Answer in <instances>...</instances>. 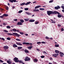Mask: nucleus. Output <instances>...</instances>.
Instances as JSON below:
<instances>
[{
    "label": "nucleus",
    "mask_w": 64,
    "mask_h": 64,
    "mask_svg": "<svg viewBox=\"0 0 64 64\" xmlns=\"http://www.w3.org/2000/svg\"><path fill=\"white\" fill-rule=\"evenodd\" d=\"M45 38L46 39H49V38L48 36H46Z\"/></svg>",
    "instance_id": "nucleus-46"
},
{
    "label": "nucleus",
    "mask_w": 64,
    "mask_h": 64,
    "mask_svg": "<svg viewBox=\"0 0 64 64\" xmlns=\"http://www.w3.org/2000/svg\"><path fill=\"white\" fill-rule=\"evenodd\" d=\"M38 8H40L41 7V6L40 5H38Z\"/></svg>",
    "instance_id": "nucleus-56"
},
{
    "label": "nucleus",
    "mask_w": 64,
    "mask_h": 64,
    "mask_svg": "<svg viewBox=\"0 0 64 64\" xmlns=\"http://www.w3.org/2000/svg\"><path fill=\"white\" fill-rule=\"evenodd\" d=\"M12 30L14 31H14H15V32H16V31H17V30L14 29H12Z\"/></svg>",
    "instance_id": "nucleus-34"
},
{
    "label": "nucleus",
    "mask_w": 64,
    "mask_h": 64,
    "mask_svg": "<svg viewBox=\"0 0 64 64\" xmlns=\"http://www.w3.org/2000/svg\"><path fill=\"white\" fill-rule=\"evenodd\" d=\"M53 2V0H52L49 2V3H52Z\"/></svg>",
    "instance_id": "nucleus-41"
},
{
    "label": "nucleus",
    "mask_w": 64,
    "mask_h": 64,
    "mask_svg": "<svg viewBox=\"0 0 64 64\" xmlns=\"http://www.w3.org/2000/svg\"><path fill=\"white\" fill-rule=\"evenodd\" d=\"M16 40H17V41H21V40L19 39H18L17 38H16Z\"/></svg>",
    "instance_id": "nucleus-45"
},
{
    "label": "nucleus",
    "mask_w": 64,
    "mask_h": 64,
    "mask_svg": "<svg viewBox=\"0 0 64 64\" xmlns=\"http://www.w3.org/2000/svg\"><path fill=\"white\" fill-rule=\"evenodd\" d=\"M26 4V3L25 2H24L21 4H20V6H23V5H24Z\"/></svg>",
    "instance_id": "nucleus-23"
},
{
    "label": "nucleus",
    "mask_w": 64,
    "mask_h": 64,
    "mask_svg": "<svg viewBox=\"0 0 64 64\" xmlns=\"http://www.w3.org/2000/svg\"><path fill=\"white\" fill-rule=\"evenodd\" d=\"M4 32H6V33H8V31H7L6 30H4Z\"/></svg>",
    "instance_id": "nucleus-44"
},
{
    "label": "nucleus",
    "mask_w": 64,
    "mask_h": 64,
    "mask_svg": "<svg viewBox=\"0 0 64 64\" xmlns=\"http://www.w3.org/2000/svg\"><path fill=\"white\" fill-rule=\"evenodd\" d=\"M20 62V63H23V62L22 60H19V62Z\"/></svg>",
    "instance_id": "nucleus-36"
},
{
    "label": "nucleus",
    "mask_w": 64,
    "mask_h": 64,
    "mask_svg": "<svg viewBox=\"0 0 64 64\" xmlns=\"http://www.w3.org/2000/svg\"><path fill=\"white\" fill-rule=\"evenodd\" d=\"M37 8H38V6H36L35 7V9H37Z\"/></svg>",
    "instance_id": "nucleus-53"
},
{
    "label": "nucleus",
    "mask_w": 64,
    "mask_h": 64,
    "mask_svg": "<svg viewBox=\"0 0 64 64\" xmlns=\"http://www.w3.org/2000/svg\"><path fill=\"white\" fill-rule=\"evenodd\" d=\"M36 3V1H35V2H33V3L34 4V3Z\"/></svg>",
    "instance_id": "nucleus-61"
},
{
    "label": "nucleus",
    "mask_w": 64,
    "mask_h": 64,
    "mask_svg": "<svg viewBox=\"0 0 64 64\" xmlns=\"http://www.w3.org/2000/svg\"><path fill=\"white\" fill-rule=\"evenodd\" d=\"M20 33L21 35H23V34H24V33L22 32H20Z\"/></svg>",
    "instance_id": "nucleus-42"
},
{
    "label": "nucleus",
    "mask_w": 64,
    "mask_h": 64,
    "mask_svg": "<svg viewBox=\"0 0 64 64\" xmlns=\"http://www.w3.org/2000/svg\"><path fill=\"white\" fill-rule=\"evenodd\" d=\"M20 22H22V23H23V22H24V20H20Z\"/></svg>",
    "instance_id": "nucleus-33"
},
{
    "label": "nucleus",
    "mask_w": 64,
    "mask_h": 64,
    "mask_svg": "<svg viewBox=\"0 0 64 64\" xmlns=\"http://www.w3.org/2000/svg\"><path fill=\"white\" fill-rule=\"evenodd\" d=\"M39 23V22H36L35 23V24H38Z\"/></svg>",
    "instance_id": "nucleus-39"
},
{
    "label": "nucleus",
    "mask_w": 64,
    "mask_h": 64,
    "mask_svg": "<svg viewBox=\"0 0 64 64\" xmlns=\"http://www.w3.org/2000/svg\"><path fill=\"white\" fill-rule=\"evenodd\" d=\"M38 51H40V50L39 49H38L37 48L36 49Z\"/></svg>",
    "instance_id": "nucleus-64"
},
{
    "label": "nucleus",
    "mask_w": 64,
    "mask_h": 64,
    "mask_svg": "<svg viewBox=\"0 0 64 64\" xmlns=\"http://www.w3.org/2000/svg\"><path fill=\"white\" fill-rule=\"evenodd\" d=\"M58 12L60 14H58V18H61V15L60 14V13H59V12Z\"/></svg>",
    "instance_id": "nucleus-12"
},
{
    "label": "nucleus",
    "mask_w": 64,
    "mask_h": 64,
    "mask_svg": "<svg viewBox=\"0 0 64 64\" xmlns=\"http://www.w3.org/2000/svg\"><path fill=\"white\" fill-rule=\"evenodd\" d=\"M29 9L28 8H26L24 9V10L26 11H27V10H28Z\"/></svg>",
    "instance_id": "nucleus-38"
},
{
    "label": "nucleus",
    "mask_w": 64,
    "mask_h": 64,
    "mask_svg": "<svg viewBox=\"0 0 64 64\" xmlns=\"http://www.w3.org/2000/svg\"><path fill=\"white\" fill-rule=\"evenodd\" d=\"M14 35H15L16 36H18V37H20V34H17L16 33H12Z\"/></svg>",
    "instance_id": "nucleus-6"
},
{
    "label": "nucleus",
    "mask_w": 64,
    "mask_h": 64,
    "mask_svg": "<svg viewBox=\"0 0 64 64\" xmlns=\"http://www.w3.org/2000/svg\"><path fill=\"white\" fill-rule=\"evenodd\" d=\"M55 52L56 53H59V50H55Z\"/></svg>",
    "instance_id": "nucleus-19"
},
{
    "label": "nucleus",
    "mask_w": 64,
    "mask_h": 64,
    "mask_svg": "<svg viewBox=\"0 0 64 64\" xmlns=\"http://www.w3.org/2000/svg\"><path fill=\"white\" fill-rule=\"evenodd\" d=\"M34 21L35 20L33 19L30 20H29L30 22H34Z\"/></svg>",
    "instance_id": "nucleus-13"
},
{
    "label": "nucleus",
    "mask_w": 64,
    "mask_h": 64,
    "mask_svg": "<svg viewBox=\"0 0 64 64\" xmlns=\"http://www.w3.org/2000/svg\"><path fill=\"white\" fill-rule=\"evenodd\" d=\"M26 14L28 15H31L32 14V13H29V12H27L26 13Z\"/></svg>",
    "instance_id": "nucleus-27"
},
{
    "label": "nucleus",
    "mask_w": 64,
    "mask_h": 64,
    "mask_svg": "<svg viewBox=\"0 0 64 64\" xmlns=\"http://www.w3.org/2000/svg\"><path fill=\"white\" fill-rule=\"evenodd\" d=\"M1 39L2 40H3V41H5V39L3 38H1Z\"/></svg>",
    "instance_id": "nucleus-54"
},
{
    "label": "nucleus",
    "mask_w": 64,
    "mask_h": 64,
    "mask_svg": "<svg viewBox=\"0 0 64 64\" xmlns=\"http://www.w3.org/2000/svg\"><path fill=\"white\" fill-rule=\"evenodd\" d=\"M14 21H15V22H16V21H17L18 20L17 19H14L13 20Z\"/></svg>",
    "instance_id": "nucleus-48"
},
{
    "label": "nucleus",
    "mask_w": 64,
    "mask_h": 64,
    "mask_svg": "<svg viewBox=\"0 0 64 64\" xmlns=\"http://www.w3.org/2000/svg\"><path fill=\"white\" fill-rule=\"evenodd\" d=\"M30 60V58H28V57L27 56L24 59V61H28Z\"/></svg>",
    "instance_id": "nucleus-3"
},
{
    "label": "nucleus",
    "mask_w": 64,
    "mask_h": 64,
    "mask_svg": "<svg viewBox=\"0 0 64 64\" xmlns=\"http://www.w3.org/2000/svg\"><path fill=\"white\" fill-rule=\"evenodd\" d=\"M4 16H0V18H3L4 17Z\"/></svg>",
    "instance_id": "nucleus-40"
},
{
    "label": "nucleus",
    "mask_w": 64,
    "mask_h": 64,
    "mask_svg": "<svg viewBox=\"0 0 64 64\" xmlns=\"http://www.w3.org/2000/svg\"><path fill=\"white\" fill-rule=\"evenodd\" d=\"M56 6L54 7V9H56V10H58L59 9H60V6Z\"/></svg>",
    "instance_id": "nucleus-7"
},
{
    "label": "nucleus",
    "mask_w": 64,
    "mask_h": 64,
    "mask_svg": "<svg viewBox=\"0 0 64 64\" xmlns=\"http://www.w3.org/2000/svg\"><path fill=\"white\" fill-rule=\"evenodd\" d=\"M17 25H22V24L21 22H18L17 23Z\"/></svg>",
    "instance_id": "nucleus-10"
},
{
    "label": "nucleus",
    "mask_w": 64,
    "mask_h": 64,
    "mask_svg": "<svg viewBox=\"0 0 64 64\" xmlns=\"http://www.w3.org/2000/svg\"><path fill=\"white\" fill-rule=\"evenodd\" d=\"M43 53H44V54H47V52L45 51H43Z\"/></svg>",
    "instance_id": "nucleus-52"
},
{
    "label": "nucleus",
    "mask_w": 64,
    "mask_h": 64,
    "mask_svg": "<svg viewBox=\"0 0 64 64\" xmlns=\"http://www.w3.org/2000/svg\"><path fill=\"white\" fill-rule=\"evenodd\" d=\"M11 28V27H10V26H6V28L7 29H9V28Z\"/></svg>",
    "instance_id": "nucleus-35"
},
{
    "label": "nucleus",
    "mask_w": 64,
    "mask_h": 64,
    "mask_svg": "<svg viewBox=\"0 0 64 64\" xmlns=\"http://www.w3.org/2000/svg\"><path fill=\"white\" fill-rule=\"evenodd\" d=\"M41 43L42 44H45V43H46V42H42Z\"/></svg>",
    "instance_id": "nucleus-50"
},
{
    "label": "nucleus",
    "mask_w": 64,
    "mask_h": 64,
    "mask_svg": "<svg viewBox=\"0 0 64 64\" xmlns=\"http://www.w3.org/2000/svg\"><path fill=\"white\" fill-rule=\"evenodd\" d=\"M24 20H25V21L26 22L27 21H28L29 20V19H24Z\"/></svg>",
    "instance_id": "nucleus-29"
},
{
    "label": "nucleus",
    "mask_w": 64,
    "mask_h": 64,
    "mask_svg": "<svg viewBox=\"0 0 64 64\" xmlns=\"http://www.w3.org/2000/svg\"><path fill=\"white\" fill-rule=\"evenodd\" d=\"M52 23H56V22H55L53 21L52 22Z\"/></svg>",
    "instance_id": "nucleus-58"
},
{
    "label": "nucleus",
    "mask_w": 64,
    "mask_h": 64,
    "mask_svg": "<svg viewBox=\"0 0 64 64\" xmlns=\"http://www.w3.org/2000/svg\"><path fill=\"white\" fill-rule=\"evenodd\" d=\"M23 44H28V42H23L22 43Z\"/></svg>",
    "instance_id": "nucleus-32"
},
{
    "label": "nucleus",
    "mask_w": 64,
    "mask_h": 64,
    "mask_svg": "<svg viewBox=\"0 0 64 64\" xmlns=\"http://www.w3.org/2000/svg\"><path fill=\"white\" fill-rule=\"evenodd\" d=\"M61 31H64V29L63 28H62L61 29Z\"/></svg>",
    "instance_id": "nucleus-55"
},
{
    "label": "nucleus",
    "mask_w": 64,
    "mask_h": 64,
    "mask_svg": "<svg viewBox=\"0 0 64 64\" xmlns=\"http://www.w3.org/2000/svg\"><path fill=\"white\" fill-rule=\"evenodd\" d=\"M18 50H20V49H22V47L21 46H18Z\"/></svg>",
    "instance_id": "nucleus-21"
},
{
    "label": "nucleus",
    "mask_w": 64,
    "mask_h": 64,
    "mask_svg": "<svg viewBox=\"0 0 64 64\" xmlns=\"http://www.w3.org/2000/svg\"><path fill=\"white\" fill-rule=\"evenodd\" d=\"M59 46L58 44H56L55 45V47H58Z\"/></svg>",
    "instance_id": "nucleus-26"
},
{
    "label": "nucleus",
    "mask_w": 64,
    "mask_h": 64,
    "mask_svg": "<svg viewBox=\"0 0 64 64\" xmlns=\"http://www.w3.org/2000/svg\"><path fill=\"white\" fill-rule=\"evenodd\" d=\"M4 49H8V46H4Z\"/></svg>",
    "instance_id": "nucleus-11"
},
{
    "label": "nucleus",
    "mask_w": 64,
    "mask_h": 64,
    "mask_svg": "<svg viewBox=\"0 0 64 64\" xmlns=\"http://www.w3.org/2000/svg\"><path fill=\"white\" fill-rule=\"evenodd\" d=\"M50 60H53V58H50Z\"/></svg>",
    "instance_id": "nucleus-63"
},
{
    "label": "nucleus",
    "mask_w": 64,
    "mask_h": 64,
    "mask_svg": "<svg viewBox=\"0 0 64 64\" xmlns=\"http://www.w3.org/2000/svg\"><path fill=\"white\" fill-rule=\"evenodd\" d=\"M6 39L8 40H10L11 38L9 37H8L6 38Z\"/></svg>",
    "instance_id": "nucleus-31"
},
{
    "label": "nucleus",
    "mask_w": 64,
    "mask_h": 64,
    "mask_svg": "<svg viewBox=\"0 0 64 64\" xmlns=\"http://www.w3.org/2000/svg\"><path fill=\"white\" fill-rule=\"evenodd\" d=\"M9 1L11 2V3H13L14 2H16V0H9Z\"/></svg>",
    "instance_id": "nucleus-9"
},
{
    "label": "nucleus",
    "mask_w": 64,
    "mask_h": 64,
    "mask_svg": "<svg viewBox=\"0 0 64 64\" xmlns=\"http://www.w3.org/2000/svg\"><path fill=\"white\" fill-rule=\"evenodd\" d=\"M0 62H1V63H3L4 62L1 60H0Z\"/></svg>",
    "instance_id": "nucleus-47"
},
{
    "label": "nucleus",
    "mask_w": 64,
    "mask_h": 64,
    "mask_svg": "<svg viewBox=\"0 0 64 64\" xmlns=\"http://www.w3.org/2000/svg\"><path fill=\"white\" fill-rule=\"evenodd\" d=\"M24 51L26 53H28L29 52L28 50H27L26 49H25V50H24Z\"/></svg>",
    "instance_id": "nucleus-14"
},
{
    "label": "nucleus",
    "mask_w": 64,
    "mask_h": 64,
    "mask_svg": "<svg viewBox=\"0 0 64 64\" xmlns=\"http://www.w3.org/2000/svg\"><path fill=\"white\" fill-rule=\"evenodd\" d=\"M3 24L4 25H6V24L5 23H4Z\"/></svg>",
    "instance_id": "nucleus-60"
},
{
    "label": "nucleus",
    "mask_w": 64,
    "mask_h": 64,
    "mask_svg": "<svg viewBox=\"0 0 64 64\" xmlns=\"http://www.w3.org/2000/svg\"><path fill=\"white\" fill-rule=\"evenodd\" d=\"M7 62L8 63V64H12V62H11L10 61L8 60L7 61Z\"/></svg>",
    "instance_id": "nucleus-25"
},
{
    "label": "nucleus",
    "mask_w": 64,
    "mask_h": 64,
    "mask_svg": "<svg viewBox=\"0 0 64 64\" xmlns=\"http://www.w3.org/2000/svg\"><path fill=\"white\" fill-rule=\"evenodd\" d=\"M45 57V56H41V58H44Z\"/></svg>",
    "instance_id": "nucleus-49"
},
{
    "label": "nucleus",
    "mask_w": 64,
    "mask_h": 64,
    "mask_svg": "<svg viewBox=\"0 0 64 64\" xmlns=\"http://www.w3.org/2000/svg\"><path fill=\"white\" fill-rule=\"evenodd\" d=\"M39 11V10L38 9H37V10L34 9L33 10V11H34V12H38Z\"/></svg>",
    "instance_id": "nucleus-17"
},
{
    "label": "nucleus",
    "mask_w": 64,
    "mask_h": 64,
    "mask_svg": "<svg viewBox=\"0 0 64 64\" xmlns=\"http://www.w3.org/2000/svg\"><path fill=\"white\" fill-rule=\"evenodd\" d=\"M33 48V46H28L27 47V48L28 49H31L32 48Z\"/></svg>",
    "instance_id": "nucleus-15"
},
{
    "label": "nucleus",
    "mask_w": 64,
    "mask_h": 64,
    "mask_svg": "<svg viewBox=\"0 0 64 64\" xmlns=\"http://www.w3.org/2000/svg\"><path fill=\"white\" fill-rule=\"evenodd\" d=\"M23 12V11H22V10H20L18 12V13H21V12Z\"/></svg>",
    "instance_id": "nucleus-37"
},
{
    "label": "nucleus",
    "mask_w": 64,
    "mask_h": 64,
    "mask_svg": "<svg viewBox=\"0 0 64 64\" xmlns=\"http://www.w3.org/2000/svg\"><path fill=\"white\" fill-rule=\"evenodd\" d=\"M47 14L48 16H50V15L52 14H60L58 12L56 11H54V12L53 11L48 10L47 11Z\"/></svg>",
    "instance_id": "nucleus-1"
},
{
    "label": "nucleus",
    "mask_w": 64,
    "mask_h": 64,
    "mask_svg": "<svg viewBox=\"0 0 64 64\" xmlns=\"http://www.w3.org/2000/svg\"><path fill=\"white\" fill-rule=\"evenodd\" d=\"M14 61H15V62L16 63L19 62V60H18V58L16 57H15L14 59Z\"/></svg>",
    "instance_id": "nucleus-2"
},
{
    "label": "nucleus",
    "mask_w": 64,
    "mask_h": 64,
    "mask_svg": "<svg viewBox=\"0 0 64 64\" xmlns=\"http://www.w3.org/2000/svg\"><path fill=\"white\" fill-rule=\"evenodd\" d=\"M25 35L26 36H28V34H25Z\"/></svg>",
    "instance_id": "nucleus-62"
},
{
    "label": "nucleus",
    "mask_w": 64,
    "mask_h": 64,
    "mask_svg": "<svg viewBox=\"0 0 64 64\" xmlns=\"http://www.w3.org/2000/svg\"><path fill=\"white\" fill-rule=\"evenodd\" d=\"M59 54H60V56L61 57H63V56L64 55V54L63 52H60Z\"/></svg>",
    "instance_id": "nucleus-4"
},
{
    "label": "nucleus",
    "mask_w": 64,
    "mask_h": 64,
    "mask_svg": "<svg viewBox=\"0 0 64 64\" xmlns=\"http://www.w3.org/2000/svg\"><path fill=\"white\" fill-rule=\"evenodd\" d=\"M16 44L19 46H22V44H21L20 42L18 43V42H16Z\"/></svg>",
    "instance_id": "nucleus-8"
},
{
    "label": "nucleus",
    "mask_w": 64,
    "mask_h": 64,
    "mask_svg": "<svg viewBox=\"0 0 64 64\" xmlns=\"http://www.w3.org/2000/svg\"><path fill=\"white\" fill-rule=\"evenodd\" d=\"M12 46L13 47H17V46L16 44H14Z\"/></svg>",
    "instance_id": "nucleus-20"
},
{
    "label": "nucleus",
    "mask_w": 64,
    "mask_h": 64,
    "mask_svg": "<svg viewBox=\"0 0 64 64\" xmlns=\"http://www.w3.org/2000/svg\"><path fill=\"white\" fill-rule=\"evenodd\" d=\"M28 44H29V45H30V46H31L32 45V44L31 43H29V42H28Z\"/></svg>",
    "instance_id": "nucleus-30"
},
{
    "label": "nucleus",
    "mask_w": 64,
    "mask_h": 64,
    "mask_svg": "<svg viewBox=\"0 0 64 64\" xmlns=\"http://www.w3.org/2000/svg\"><path fill=\"white\" fill-rule=\"evenodd\" d=\"M39 10H42V11H43V10H45V9H44V8H40Z\"/></svg>",
    "instance_id": "nucleus-28"
},
{
    "label": "nucleus",
    "mask_w": 64,
    "mask_h": 64,
    "mask_svg": "<svg viewBox=\"0 0 64 64\" xmlns=\"http://www.w3.org/2000/svg\"><path fill=\"white\" fill-rule=\"evenodd\" d=\"M33 61L34 62H35V63H36V62H37L38 61V60L37 59H35L33 60Z\"/></svg>",
    "instance_id": "nucleus-22"
},
{
    "label": "nucleus",
    "mask_w": 64,
    "mask_h": 64,
    "mask_svg": "<svg viewBox=\"0 0 64 64\" xmlns=\"http://www.w3.org/2000/svg\"><path fill=\"white\" fill-rule=\"evenodd\" d=\"M62 7L63 9L64 10V6H62Z\"/></svg>",
    "instance_id": "nucleus-57"
},
{
    "label": "nucleus",
    "mask_w": 64,
    "mask_h": 64,
    "mask_svg": "<svg viewBox=\"0 0 64 64\" xmlns=\"http://www.w3.org/2000/svg\"><path fill=\"white\" fill-rule=\"evenodd\" d=\"M6 9L7 10H8V9H9V8L8 7H6Z\"/></svg>",
    "instance_id": "nucleus-43"
},
{
    "label": "nucleus",
    "mask_w": 64,
    "mask_h": 64,
    "mask_svg": "<svg viewBox=\"0 0 64 64\" xmlns=\"http://www.w3.org/2000/svg\"><path fill=\"white\" fill-rule=\"evenodd\" d=\"M6 34H7L8 35H13V34L10 33H6Z\"/></svg>",
    "instance_id": "nucleus-24"
},
{
    "label": "nucleus",
    "mask_w": 64,
    "mask_h": 64,
    "mask_svg": "<svg viewBox=\"0 0 64 64\" xmlns=\"http://www.w3.org/2000/svg\"><path fill=\"white\" fill-rule=\"evenodd\" d=\"M58 54H53L52 55V56L53 57H55V58H56V57H57V56H58Z\"/></svg>",
    "instance_id": "nucleus-5"
},
{
    "label": "nucleus",
    "mask_w": 64,
    "mask_h": 64,
    "mask_svg": "<svg viewBox=\"0 0 64 64\" xmlns=\"http://www.w3.org/2000/svg\"><path fill=\"white\" fill-rule=\"evenodd\" d=\"M58 27H61V26L60 24H58Z\"/></svg>",
    "instance_id": "nucleus-59"
},
{
    "label": "nucleus",
    "mask_w": 64,
    "mask_h": 64,
    "mask_svg": "<svg viewBox=\"0 0 64 64\" xmlns=\"http://www.w3.org/2000/svg\"><path fill=\"white\" fill-rule=\"evenodd\" d=\"M31 2H28L26 3V4H25V5H29V4H30Z\"/></svg>",
    "instance_id": "nucleus-18"
},
{
    "label": "nucleus",
    "mask_w": 64,
    "mask_h": 64,
    "mask_svg": "<svg viewBox=\"0 0 64 64\" xmlns=\"http://www.w3.org/2000/svg\"><path fill=\"white\" fill-rule=\"evenodd\" d=\"M37 44H41V42H37Z\"/></svg>",
    "instance_id": "nucleus-51"
},
{
    "label": "nucleus",
    "mask_w": 64,
    "mask_h": 64,
    "mask_svg": "<svg viewBox=\"0 0 64 64\" xmlns=\"http://www.w3.org/2000/svg\"><path fill=\"white\" fill-rule=\"evenodd\" d=\"M2 16H5V17H7V16H8V14H4L2 15Z\"/></svg>",
    "instance_id": "nucleus-16"
}]
</instances>
